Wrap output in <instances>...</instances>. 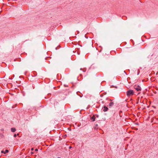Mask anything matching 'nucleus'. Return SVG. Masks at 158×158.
<instances>
[{"label": "nucleus", "instance_id": "7", "mask_svg": "<svg viewBox=\"0 0 158 158\" xmlns=\"http://www.w3.org/2000/svg\"><path fill=\"white\" fill-rule=\"evenodd\" d=\"M16 136H17V135H16V134H14V137H16Z\"/></svg>", "mask_w": 158, "mask_h": 158}, {"label": "nucleus", "instance_id": "1", "mask_svg": "<svg viewBox=\"0 0 158 158\" xmlns=\"http://www.w3.org/2000/svg\"><path fill=\"white\" fill-rule=\"evenodd\" d=\"M134 92L133 90H130L127 91V95L128 97L133 95L134 94Z\"/></svg>", "mask_w": 158, "mask_h": 158}, {"label": "nucleus", "instance_id": "9", "mask_svg": "<svg viewBox=\"0 0 158 158\" xmlns=\"http://www.w3.org/2000/svg\"><path fill=\"white\" fill-rule=\"evenodd\" d=\"M31 151H33L34 150V148H31Z\"/></svg>", "mask_w": 158, "mask_h": 158}, {"label": "nucleus", "instance_id": "4", "mask_svg": "<svg viewBox=\"0 0 158 158\" xmlns=\"http://www.w3.org/2000/svg\"><path fill=\"white\" fill-rule=\"evenodd\" d=\"M114 105V103L112 102H110L109 104V106L110 107Z\"/></svg>", "mask_w": 158, "mask_h": 158}, {"label": "nucleus", "instance_id": "10", "mask_svg": "<svg viewBox=\"0 0 158 158\" xmlns=\"http://www.w3.org/2000/svg\"><path fill=\"white\" fill-rule=\"evenodd\" d=\"M4 152L3 151H1V152L2 153H4Z\"/></svg>", "mask_w": 158, "mask_h": 158}, {"label": "nucleus", "instance_id": "3", "mask_svg": "<svg viewBox=\"0 0 158 158\" xmlns=\"http://www.w3.org/2000/svg\"><path fill=\"white\" fill-rule=\"evenodd\" d=\"M103 111H104V112H106V111H107L108 110V108L106 106H104V107H103Z\"/></svg>", "mask_w": 158, "mask_h": 158}, {"label": "nucleus", "instance_id": "5", "mask_svg": "<svg viewBox=\"0 0 158 158\" xmlns=\"http://www.w3.org/2000/svg\"><path fill=\"white\" fill-rule=\"evenodd\" d=\"M11 131L12 132H14L15 131L16 129L15 128H12L11 129Z\"/></svg>", "mask_w": 158, "mask_h": 158}, {"label": "nucleus", "instance_id": "8", "mask_svg": "<svg viewBox=\"0 0 158 158\" xmlns=\"http://www.w3.org/2000/svg\"><path fill=\"white\" fill-rule=\"evenodd\" d=\"M38 151V149L37 148H36L35 149V151Z\"/></svg>", "mask_w": 158, "mask_h": 158}, {"label": "nucleus", "instance_id": "2", "mask_svg": "<svg viewBox=\"0 0 158 158\" xmlns=\"http://www.w3.org/2000/svg\"><path fill=\"white\" fill-rule=\"evenodd\" d=\"M134 88L137 91L140 92L141 90V88L139 85H135L134 86Z\"/></svg>", "mask_w": 158, "mask_h": 158}, {"label": "nucleus", "instance_id": "6", "mask_svg": "<svg viewBox=\"0 0 158 158\" xmlns=\"http://www.w3.org/2000/svg\"><path fill=\"white\" fill-rule=\"evenodd\" d=\"M8 152V150H5V151L4 152V154H6V153H7Z\"/></svg>", "mask_w": 158, "mask_h": 158}]
</instances>
